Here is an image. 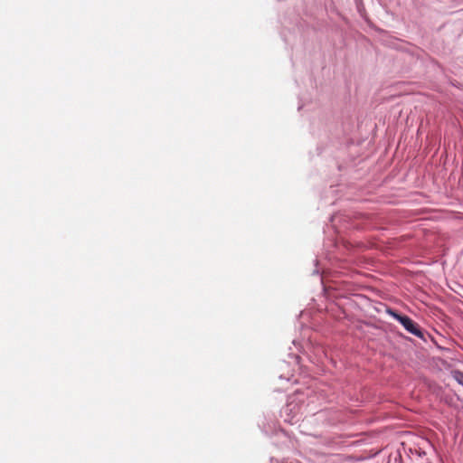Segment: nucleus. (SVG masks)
Masks as SVG:
<instances>
[{
  "label": "nucleus",
  "instance_id": "f257e3e1",
  "mask_svg": "<svg viewBox=\"0 0 463 463\" xmlns=\"http://www.w3.org/2000/svg\"><path fill=\"white\" fill-rule=\"evenodd\" d=\"M388 313L396 320H398L404 326V328L411 334L417 336H420L421 335L417 324L409 317L400 315L396 311H393L392 309H388Z\"/></svg>",
  "mask_w": 463,
  "mask_h": 463
}]
</instances>
